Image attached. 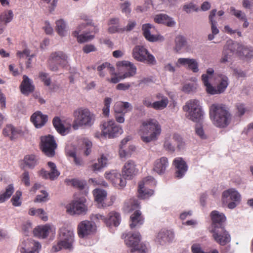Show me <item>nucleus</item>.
Segmentation results:
<instances>
[{
    "label": "nucleus",
    "instance_id": "obj_47",
    "mask_svg": "<svg viewBox=\"0 0 253 253\" xmlns=\"http://www.w3.org/2000/svg\"><path fill=\"white\" fill-rule=\"evenodd\" d=\"M14 192V188L12 185H9L6 188L5 191L0 193V203H2L8 199Z\"/></svg>",
    "mask_w": 253,
    "mask_h": 253
},
{
    "label": "nucleus",
    "instance_id": "obj_43",
    "mask_svg": "<svg viewBox=\"0 0 253 253\" xmlns=\"http://www.w3.org/2000/svg\"><path fill=\"white\" fill-rule=\"evenodd\" d=\"M216 13V10L215 9H212L210 13L209 16L210 23L211 25V32L213 35H217L219 33V30L217 28V23L215 20V15Z\"/></svg>",
    "mask_w": 253,
    "mask_h": 253
},
{
    "label": "nucleus",
    "instance_id": "obj_8",
    "mask_svg": "<svg viewBox=\"0 0 253 253\" xmlns=\"http://www.w3.org/2000/svg\"><path fill=\"white\" fill-rule=\"evenodd\" d=\"M231 52H236L240 56H243L247 58L253 56V49L251 47L246 46L237 42H234L232 41H228L224 45L225 50L229 49Z\"/></svg>",
    "mask_w": 253,
    "mask_h": 253
},
{
    "label": "nucleus",
    "instance_id": "obj_60",
    "mask_svg": "<svg viewBox=\"0 0 253 253\" xmlns=\"http://www.w3.org/2000/svg\"><path fill=\"white\" fill-rule=\"evenodd\" d=\"M236 109L237 110L236 115L240 117L243 116L247 111L245 105L243 103H237L236 105Z\"/></svg>",
    "mask_w": 253,
    "mask_h": 253
},
{
    "label": "nucleus",
    "instance_id": "obj_29",
    "mask_svg": "<svg viewBox=\"0 0 253 253\" xmlns=\"http://www.w3.org/2000/svg\"><path fill=\"white\" fill-rule=\"evenodd\" d=\"M31 121L36 127L40 128L47 121V116L43 115L40 111H37L31 116Z\"/></svg>",
    "mask_w": 253,
    "mask_h": 253
},
{
    "label": "nucleus",
    "instance_id": "obj_32",
    "mask_svg": "<svg viewBox=\"0 0 253 253\" xmlns=\"http://www.w3.org/2000/svg\"><path fill=\"white\" fill-rule=\"evenodd\" d=\"M155 97L159 100L153 103V109L156 110H162L167 107L169 102L167 97L161 93H158L156 94Z\"/></svg>",
    "mask_w": 253,
    "mask_h": 253
},
{
    "label": "nucleus",
    "instance_id": "obj_7",
    "mask_svg": "<svg viewBox=\"0 0 253 253\" xmlns=\"http://www.w3.org/2000/svg\"><path fill=\"white\" fill-rule=\"evenodd\" d=\"M49 69L52 71H57L58 66L62 67L68 64V57L62 51H57L52 53L48 59Z\"/></svg>",
    "mask_w": 253,
    "mask_h": 253
},
{
    "label": "nucleus",
    "instance_id": "obj_31",
    "mask_svg": "<svg viewBox=\"0 0 253 253\" xmlns=\"http://www.w3.org/2000/svg\"><path fill=\"white\" fill-rule=\"evenodd\" d=\"M74 241L69 239L64 240L59 239L57 243L52 246V250L55 252H58L62 249L71 250L73 249Z\"/></svg>",
    "mask_w": 253,
    "mask_h": 253
},
{
    "label": "nucleus",
    "instance_id": "obj_52",
    "mask_svg": "<svg viewBox=\"0 0 253 253\" xmlns=\"http://www.w3.org/2000/svg\"><path fill=\"white\" fill-rule=\"evenodd\" d=\"M69 156L73 158V161L75 165L77 166H83L84 162L82 159L79 157H77L76 153L74 151H70L67 152Z\"/></svg>",
    "mask_w": 253,
    "mask_h": 253
},
{
    "label": "nucleus",
    "instance_id": "obj_61",
    "mask_svg": "<svg viewBox=\"0 0 253 253\" xmlns=\"http://www.w3.org/2000/svg\"><path fill=\"white\" fill-rule=\"evenodd\" d=\"M90 219L92 220V222H94L93 224L95 223H98L101 221L106 224V217H105L103 215L100 214H95L91 215Z\"/></svg>",
    "mask_w": 253,
    "mask_h": 253
},
{
    "label": "nucleus",
    "instance_id": "obj_9",
    "mask_svg": "<svg viewBox=\"0 0 253 253\" xmlns=\"http://www.w3.org/2000/svg\"><path fill=\"white\" fill-rule=\"evenodd\" d=\"M222 200L224 204H227L229 209H233L239 204L241 195L235 189L231 188L222 193Z\"/></svg>",
    "mask_w": 253,
    "mask_h": 253
},
{
    "label": "nucleus",
    "instance_id": "obj_3",
    "mask_svg": "<svg viewBox=\"0 0 253 253\" xmlns=\"http://www.w3.org/2000/svg\"><path fill=\"white\" fill-rule=\"evenodd\" d=\"M75 120L73 124L74 129H78L80 126L90 127L95 121V115L88 109L81 108L74 113Z\"/></svg>",
    "mask_w": 253,
    "mask_h": 253
},
{
    "label": "nucleus",
    "instance_id": "obj_11",
    "mask_svg": "<svg viewBox=\"0 0 253 253\" xmlns=\"http://www.w3.org/2000/svg\"><path fill=\"white\" fill-rule=\"evenodd\" d=\"M123 132V130L119 125L116 124L114 121L110 120L102 125V135L109 138L119 136Z\"/></svg>",
    "mask_w": 253,
    "mask_h": 253
},
{
    "label": "nucleus",
    "instance_id": "obj_42",
    "mask_svg": "<svg viewBox=\"0 0 253 253\" xmlns=\"http://www.w3.org/2000/svg\"><path fill=\"white\" fill-rule=\"evenodd\" d=\"M23 162L25 167L33 169L38 164V159L34 155H27L24 157Z\"/></svg>",
    "mask_w": 253,
    "mask_h": 253
},
{
    "label": "nucleus",
    "instance_id": "obj_26",
    "mask_svg": "<svg viewBox=\"0 0 253 253\" xmlns=\"http://www.w3.org/2000/svg\"><path fill=\"white\" fill-rule=\"evenodd\" d=\"M3 134L8 136L11 140L15 139L22 134V130L11 125H7L3 130Z\"/></svg>",
    "mask_w": 253,
    "mask_h": 253
},
{
    "label": "nucleus",
    "instance_id": "obj_27",
    "mask_svg": "<svg viewBox=\"0 0 253 253\" xmlns=\"http://www.w3.org/2000/svg\"><path fill=\"white\" fill-rule=\"evenodd\" d=\"M168 159L163 157L156 160L154 163L153 170L159 174H164L169 166Z\"/></svg>",
    "mask_w": 253,
    "mask_h": 253
},
{
    "label": "nucleus",
    "instance_id": "obj_41",
    "mask_svg": "<svg viewBox=\"0 0 253 253\" xmlns=\"http://www.w3.org/2000/svg\"><path fill=\"white\" fill-rule=\"evenodd\" d=\"M52 123L57 131L61 135H64L69 132V128L64 126L59 117L54 118Z\"/></svg>",
    "mask_w": 253,
    "mask_h": 253
},
{
    "label": "nucleus",
    "instance_id": "obj_5",
    "mask_svg": "<svg viewBox=\"0 0 253 253\" xmlns=\"http://www.w3.org/2000/svg\"><path fill=\"white\" fill-rule=\"evenodd\" d=\"M125 239L126 245L132 248L130 251L131 253L137 251L139 253H146V246L142 244H139L140 241V235L139 232L128 233Z\"/></svg>",
    "mask_w": 253,
    "mask_h": 253
},
{
    "label": "nucleus",
    "instance_id": "obj_56",
    "mask_svg": "<svg viewBox=\"0 0 253 253\" xmlns=\"http://www.w3.org/2000/svg\"><path fill=\"white\" fill-rule=\"evenodd\" d=\"M212 77L209 76L208 74H203L202 76V81L206 86V90L207 92L209 94V91L211 90V87H212V85L209 83V80Z\"/></svg>",
    "mask_w": 253,
    "mask_h": 253
},
{
    "label": "nucleus",
    "instance_id": "obj_64",
    "mask_svg": "<svg viewBox=\"0 0 253 253\" xmlns=\"http://www.w3.org/2000/svg\"><path fill=\"white\" fill-rule=\"evenodd\" d=\"M172 139H173L174 141L176 142L177 146L179 149L182 148L184 145V143L183 141L182 138L178 134L174 133L173 134Z\"/></svg>",
    "mask_w": 253,
    "mask_h": 253
},
{
    "label": "nucleus",
    "instance_id": "obj_24",
    "mask_svg": "<svg viewBox=\"0 0 253 253\" xmlns=\"http://www.w3.org/2000/svg\"><path fill=\"white\" fill-rule=\"evenodd\" d=\"M41 245L38 242L28 241L24 247H20L19 250L21 253H39Z\"/></svg>",
    "mask_w": 253,
    "mask_h": 253
},
{
    "label": "nucleus",
    "instance_id": "obj_22",
    "mask_svg": "<svg viewBox=\"0 0 253 253\" xmlns=\"http://www.w3.org/2000/svg\"><path fill=\"white\" fill-rule=\"evenodd\" d=\"M220 78L219 83L217 84L216 88L212 86L211 87V90L209 91V94L214 95L223 93L227 88L228 85V78L223 75L219 76Z\"/></svg>",
    "mask_w": 253,
    "mask_h": 253
},
{
    "label": "nucleus",
    "instance_id": "obj_28",
    "mask_svg": "<svg viewBox=\"0 0 253 253\" xmlns=\"http://www.w3.org/2000/svg\"><path fill=\"white\" fill-rule=\"evenodd\" d=\"M21 93L25 95H29L34 91L35 86L33 82L26 75L23 76V81L20 85Z\"/></svg>",
    "mask_w": 253,
    "mask_h": 253
},
{
    "label": "nucleus",
    "instance_id": "obj_20",
    "mask_svg": "<svg viewBox=\"0 0 253 253\" xmlns=\"http://www.w3.org/2000/svg\"><path fill=\"white\" fill-rule=\"evenodd\" d=\"M173 165L175 169V177L177 178L183 177L188 170V166L186 162L182 158L178 157L174 159Z\"/></svg>",
    "mask_w": 253,
    "mask_h": 253
},
{
    "label": "nucleus",
    "instance_id": "obj_45",
    "mask_svg": "<svg viewBox=\"0 0 253 253\" xmlns=\"http://www.w3.org/2000/svg\"><path fill=\"white\" fill-rule=\"evenodd\" d=\"M107 162V158L102 155L101 157L98 159V162L92 164L90 168L94 172L99 171L106 166Z\"/></svg>",
    "mask_w": 253,
    "mask_h": 253
},
{
    "label": "nucleus",
    "instance_id": "obj_10",
    "mask_svg": "<svg viewBox=\"0 0 253 253\" xmlns=\"http://www.w3.org/2000/svg\"><path fill=\"white\" fill-rule=\"evenodd\" d=\"M132 55L133 58L138 61L151 65L155 64L156 62L154 56L143 46H136L133 49Z\"/></svg>",
    "mask_w": 253,
    "mask_h": 253
},
{
    "label": "nucleus",
    "instance_id": "obj_48",
    "mask_svg": "<svg viewBox=\"0 0 253 253\" xmlns=\"http://www.w3.org/2000/svg\"><path fill=\"white\" fill-rule=\"evenodd\" d=\"M115 111V118L117 122L119 123H123L125 121L124 116L126 113V111L123 112L122 111L118 109V105L115 104L114 107Z\"/></svg>",
    "mask_w": 253,
    "mask_h": 253
},
{
    "label": "nucleus",
    "instance_id": "obj_53",
    "mask_svg": "<svg viewBox=\"0 0 253 253\" xmlns=\"http://www.w3.org/2000/svg\"><path fill=\"white\" fill-rule=\"evenodd\" d=\"M56 24V31L61 36H64L65 32L66 24L62 19L57 20Z\"/></svg>",
    "mask_w": 253,
    "mask_h": 253
},
{
    "label": "nucleus",
    "instance_id": "obj_40",
    "mask_svg": "<svg viewBox=\"0 0 253 253\" xmlns=\"http://www.w3.org/2000/svg\"><path fill=\"white\" fill-rule=\"evenodd\" d=\"M52 123L57 131L61 135H64L69 132V128L64 126L59 117L54 118Z\"/></svg>",
    "mask_w": 253,
    "mask_h": 253
},
{
    "label": "nucleus",
    "instance_id": "obj_17",
    "mask_svg": "<svg viewBox=\"0 0 253 253\" xmlns=\"http://www.w3.org/2000/svg\"><path fill=\"white\" fill-rule=\"evenodd\" d=\"M210 216L212 221L211 229H220L221 228H225L226 218L223 213H220L217 211H213L211 213Z\"/></svg>",
    "mask_w": 253,
    "mask_h": 253
},
{
    "label": "nucleus",
    "instance_id": "obj_58",
    "mask_svg": "<svg viewBox=\"0 0 253 253\" xmlns=\"http://www.w3.org/2000/svg\"><path fill=\"white\" fill-rule=\"evenodd\" d=\"M112 102V99L110 97H106L104 101V106L103 108V114L105 116H108L110 112V106Z\"/></svg>",
    "mask_w": 253,
    "mask_h": 253
},
{
    "label": "nucleus",
    "instance_id": "obj_54",
    "mask_svg": "<svg viewBox=\"0 0 253 253\" xmlns=\"http://www.w3.org/2000/svg\"><path fill=\"white\" fill-rule=\"evenodd\" d=\"M68 182H70L73 187L77 188L80 190L83 189L85 185V182L84 181L78 179L69 180Z\"/></svg>",
    "mask_w": 253,
    "mask_h": 253
},
{
    "label": "nucleus",
    "instance_id": "obj_37",
    "mask_svg": "<svg viewBox=\"0 0 253 253\" xmlns=\"http://www.w3.org/2000/svg\"><path fill=\"white\" fill-rule=\"evenodd\" d=\"M121 216L120 213L115 211L110 212L106 217V225L108 226L114 225L118 226L120 223Z\"/></svg>",
    "mask_w": 253,
    "mask_h": 253
},
{
    "label": "nucleus",
    "instance_id": "obj_62",
    "mask_svg": "<svg viewBox=\"0 0 253 253\" xmlns=\"http://www.w3.org/2000/svg\"><path fill=\"white\" fill-rule=\"evenodd\" d=\"M13 17V14L12 10H9L7 12H5L3 14L0 16V19L4 21L5 23L10 22Z\"/></svg>",
    "mask_w": 253,
    "mask_h": 253
},
{
    "label": "nucleus",
    "instance_id": "obj_18",
    "mask_svg": "<svg viewBox=\"0 0 253 253\" xmlns=\"http://www.w3.org/2000/svg\"><path fill=\"white\" fill-rule=\"evenodd\" d=\"M138 171L135 163L132 160H128L125 164L122 172L125 179H131L137 174Z\"/></svg>",
    "mask_w": 253,
    "mask_h": 253
},
{
    "label": "nucleus",
    "instance_id": "obj_59",
    "mask_svg": "<svg viewBox=\"0 0 253 253\" xmlns=\"http://www.w3.org/2000/svg\"><path fill=\"white\" fill-rule=\"evenodd\" d=\"M39 76L40 80L43 83L44 85L49 86L50 85L51 81L47 73L40 72Z\"/></svg>",
    "mask_w": 253,
    "mask_h": 253
},
{
    "label": "nucleus",
    "instance_id": "obj_30",
    "mask_svg": "<svg viewBox=\"0 0 253 253\" xmlns=\"http://www.w3.org/2000/svg\"><path fill=\"white\" fill-rule=\"evenodd\" d=\"M154 21L158 24H162L170 27L174 26L176 24L172 18L163 13L156 15L154 18Z\"/></svg>",
    "mask_w": 253,
    "mask_h": 253
},
{
    "label": "nucleus",
    "instance_id": "obj_15",
    "mask_svg": "<svg viewBox=\"0 0 253 253\" xmlns=\"http://www.w3.org/2000/svg\"><path fill=\"white\" fill-rule=\"evenodd\" d=\"M210 231L212 234L214 241L220 246H225L231 241V236L225 228L210 229Z\"/></svg>",
    "mask_w": 253,
    "mask_h": 253
},
{
    "label": "nucleus",
    "instance_id": "obj_50",
    "mask_svg": "<svg viewBox=\"0 0 253 253\" xmlns=\"http://www.w3.org/2000/svg\"><path fill=\"white\" fill-rule=\"evenodd\" d=\"M230 10L231 14L235 16L240 21L246 20V17L247 16L245 12H243L240 10L236 9L234 7H231Z\"/></svg>",
    "mask_w": 253,
    "mask_h": 253
},
{
    "label": "nucleus",
    "instance_id": "obj_57",
    "mask_svg": "<svg viewBox=\"0 0 253 253\" xmlns=\"http://www.w3.org/2000/svg\"><path fill=\"white\" fill-rule=\"evenodd\" d=\"M191 251L192 253H219L216 249L212 250L211 253L205 252L202 250L200 245L198 244H194L192 246Z\"/></svg>",
    "mask_w": 253,
    "mask_h": 253
},
{
    "label": "nucleus",
    "instance_id": "obj_34",
    "mask_svg": "<svg viewBox=\"0 0 253 253\" xmlns=\"http://www.w3.org/2000/svg\"><path fill=\"white\" fill-rule=\"evenodd\" d=\"M83 30V28H81V26H79L77 28V30L74 31L72 33L73 36L77 38L78 42L84 43L91 41L94 39V35H88V33L85 32V31L84 32V34L79 35V33Z\"/></svg>",
    "mask_w": 253,
    "mask_h": 253
},
{
    "label": "nucleus",
    "instance_id": "obj_25",
    "mask_svg": "<svg viewBox=\"0 0 253 253\" xmlns=\"http://www.w3.org/2000/svg\"><path fill=\"white\" fill-rule=\"evenodd\" d=\"M153 28L151 24H143L142 27L143 35L145 38L150 42H156L158 41H163L164 40L163 36L159 35H153L150 34V29Z\"/></svg>",
    "mask_w": 253,
    "mask_h": 253
},
{
    "label": "nucleus",
    "instance_id": "obj_33",
    "mask_svg": "<svg viewBox=\"0 0 253 253\" xmlns=\"http://www.w3.org/2000/svg\"><path fill=\"white\" fill-rule=\"evenodd\" d=\"M52 231V227L46 224L44 225L38 226L33 230L34 235L39 238L44 239L46 238L50 232Z\"/></svg>",
    "mask_w": 253,
    "mask_h": 253
},
{
    "label": "nucleus",
    "instance_id": "obj_39",
    "mask_svg": "<svg viewBox=\"0 0 253 253\" xmlns=\"http://www.w3.org/2000/svg\"><path fill=\"white\" fill-rule=\"evenodd\" d=\"M52 123L57 131L61 135H64L69 132V128L64 126L59 117L54 118Z\"/></svg>",
    "mask_w": 253,
    "mask_h": 253
},
{
    "label": "nucleus",
    "instance_id": "obj_4",
    "mask_svg": "<svg viewBox=\"0 0 253 253\" xmlns=\"http://www.w3.org/2000/svg\"><path fill=\"white\" fill-rule=\"evenodd\" d=\"M183 110L188 113L187 117L194 122H199L202 119L203 112L199 100L191 99L186 103Z\"/></svg>",
    "mask_w": 253,
    "mask_h": 253
},
{
    "label": "nucleus",
    "instance_id": "obj_23",
    "mask_svg": "<svg viewBox=\"0 0 253 253\" xmlns=\"http://www.w3.org/2000/svg\"><path fill=\"white\" fill-rule=\"evenodd\" d=\"M93 194L94 197L95 201L98 204L99 208H105L111 205L113 203L110 202L109 204H106L104 202V200L106 199L107 193L105 190L96 189L93 191Z\"/></svg>",
    "mask_w": 253,
    "mask_h": 253
},
{
    "label": "nucleus",
    "instance_id": "obj_1",
    "mask_svg": "<svg viewBox=\"0 0 253 253\" xmlns=\"http://www.w3.org/2000/svg\"><path fill=\"white\" fill-rule=\"evenodd\" d=\"M210 115L213 124L220 128L226 127L231 122V115L224 105H211L210 108Z\"/></svg>",
    "mask_w": 253,
    "mask_h": 253
},
{
    "label": "nucleus",
    "instance_id": "obj_35",
    "mask_svg": "<svg viewBox=\"0 0 253 253\" xmlns=\"http://www.w3.org/2000/svg\"><path fill=\"white\" fill-rule=\"evenodd\" d=\"M130 221L129 226L131 229L143 224L144 218L141 214V212L139 211H135L130 216Z\"/></svg>",
    "mask_w": 253,
    "mask_h": 253
},
{
    "label": "nucleus",
    "instance_id": "obj_38",
    "mask_svg": "<svg viewBox=\"0 0 253 253\" xmlns=\"http://www.w3.org/2000/svg\"><path fill=\"white\" fill-rule=\"evenodd\" d=\"M174 238V234L171 231L163 230L161 231L158 234L157 239L158 241L162 244L163 242L171 241Z\"/></svg>",
    "mask_w": 253,
    "mask_h": 253
},
{
    "label": "nucleus",
    "instance_id": "obj_49",
    "mask_svg": "<svg viewBox=\"0 0 253 253\" xmlns=\"http://www.w3.org/2000/svg\"><path fill=\"white\" fill-rule=\"evenodd\" d=\"M175 42V49L177 52H178L183 47L186 45V41L184 37L179 35L176 37Z\"/></svg>",
    "mask_w": 253,
    "mask_h": 253
},
{
    "label": "nucleus",
    "instance_id": "obj_44",
    "mask_svg": "<svg viewBox=\"0 0 253 253\" xmlns=\"http://www.w3.org/2000/svg\"><path fill=\"white\" fill-rule=\"evenodd\" d=\"M59 239L64 240L69 239L74 241V234L73 231L66 227H62L59 231Z\"/></svg>",
    "mask_w": 253,
    "mask_h": 253
},
{
    "label": "nucleus",
    "instance_id": "obj_36",
    "mask_svg": "<svg viewBox=\"0 0 253 253\" xmlns=\"http://www.w3.org/2000/svg\"><path fill=\"white\" fill-rule=\"evenodd\" d=\"M82 19H84V22L79 26H81V28H83V29H85V32H86L88 34H95L98 32V29L97 27L92 24V21L90 20L87 16H83Z\"/></svg>",
    "mask_w": 253,
    "mask_h": 253
},
{
    "label": "nucleus",
    "instance_id": "obj_55",
    "mask_svg": "<svg viewBox=\"0 0 253 253\" xmlns=\"http://www.w3.org/2000/svg\"><path fill=\"white\" fill-rule=\"evenodd\" d=\"M22 196V193L20 191H17L11 199L12 205L15 207H19L21 205L20 200Z\"/></svg>",
    "mask_w": 253,
    "mask_h": 253
},
{
    "label": "nucleus",
    "instance_id": "obj_14",
    "mask_svg": "<svg viewBox=\"0 0 253 253\" xmlns=\"http://www.w3.org/2000/svg\"><path fill=\"white\" fill-rule=\"evenodd\" d=\"M117 66L121 71L120 73L121 79L133 77L136 73V67L129 61L125 60L118 62Z\"/></svg>",
    "mask_w": 253,
    "mask_h": 253
},
{
    "label": "nucleus",
    "instance_id": "obj_19",
    "mask_svg": "<svg viewBox=\"0 0 253 253\" xmlns=\"http://www.w3.org/2000/svg\"><path fill=\"white\" fill-rule=\"evenodd\" d=\"M120 173L115 170L105 173V177L110 180L115 186L120 188H124L126 185V179H124Z\"/></svg>",
    "mask_w": 253,
    "mask_h": 253
},
{
    "label": "nucleus",
    "instance_id": "obj_51",
    "mask_svg": "<svg viewBox=\"0 0 253 253\" xmlns=\"http://www.w3.org/2000/svg\"><path fill=\"white\" fill-rule=\"evenodd\" d=\"M172 138L170 136L165 138L164 147L166 150L173 152L175 151V146L172 143Z\"/></svg>",
    "mask_w": 253,
    "mask_h": 253
},
{
    "label": "nucleus",
    "instance_id": "obj_13",
    "mask_svg": "<svg viewBox=\"0 0 253 253\" xmlns=\"http://www.w3.org/2000/svg\"><path fill=\"white\" fill-rule=\"evenodd\" d=\"M86 200L84 197L73 201L67 207V211L71 214H85L87 211L85 204Z\"/></svg>",
    "mask_w": 253,
    "mask_h": 253
},
{
    "label": "nucleus",
    "instance_id": "obj_46",
    "mask_svg": "<svg viewBox=\"0 0 253 253\" xmlns=\"http://www.w3.org/2000/svg\"><path fill=\"white\" fill-rule=\"evenodd\" d=\"M97 71L99 72V76L103 77H104L105 73L106 72H114L115 68L111 66L110 63L105 62L97 67Z\"/></svg>",
    "mask_w": 253,
    "mask_h": 253
},
{
    "label": "nucleus",
    "instance_id": "obj_21",
    "mask_svg": "<svg viewBox=\"0 0 253 253\" xmlns=\"http://www.w3.org/2000/svg\"><path fill=\"white\" fill-rule=\"evenodd\" d=\"M47 165L50 169V172L42 169L40 171L39 175L43 178L50 179L53 180L59 175L60 172L58 171L56 165L54 163L49 162L47 163Z\"/></svg>",
    "mask_w": 253,
    "mask_h": 253
},
{
    "label": "nucleus",
    "instance_id": "obj_12",
    "mask_svg": "<svg viewBox=\"0 0 253 253\" xmlns=\"http://www.w3.org/2000/svg\"><path fill=\"white\" fill-rule=\"evenodd\" d=\"M41 148L42 151L48 157L54 156L57 144L54 137L49 134L41 137Z\"/></svg>",
    "mask_w": 253,
    "mask_h": 253
},
{
    "label": "nucleus",
    "instance_id": "obj_16",
    "mask_svg": "<svg viewBox=\"0 0 253 253\" xmlns=\"http://www.w3.org/2000/svg\"><path fill=\"white\" fill-rule=\"evenodd\" d=\"M96 230V226L91 222L84 220L81 222L77 228L78 234L80 238H84L89 235L94 234Z\"/></svg>",
    "mask_w": 253,
    "mask_h": 253
},
{
    "label": "nucleus",
    "instance_id": "obj_63",
    "mask_svg": "<svg viewBox=\"0 0 253 253\" xmlns=\"http://www.w3.org/2000/svg\"><path fill=\"white\" fill-rule=\"evenodd\" d=\"M22 182L26 186H29L30 185V180L29 173L27 171H25L21 176Z\"/></svg>",
    "mask_w": 253,
    "mask_h": 253
},
{
    "label": "nucleus",
    "instance_id": "obj_6",
    "mask_svg": "<svg viewBox=\"0 0 253 253\" xmlns=\"http://www.w3.org/2000/svg\"><path fill=\"white\" fill-rule=\"evenodd\" d=\"M156 185V181L152 176H147L144 178L139 184L138 193V197L141 199L149 197L154 193V191L150 188H152Z\"/></svg>",
    "mask_w": 253,
    "mask_h": 253
},
{
    "label": "nucleus",
    "instance_id": "obj_2",
    "mask_svg": "<svg viewBox=\"0 0 253 253\" xmlns=\"http://www.w3.org/2000/svg\"><path fill=\"white\" fill-rule=\"evenodd\" d=\"M161 131V126L154 119H149L143 122L140 129L141 139L146 143L158 139Z\"/></svg>",
    "mask_w": 253,
    "mask_h": 253
}]
</instances>
